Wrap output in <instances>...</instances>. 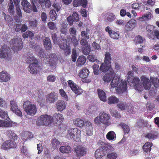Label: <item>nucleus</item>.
Wrapping results in <instances>:
<instances>
[{"mask_svg":"<svg viewBox=\"0 0 159 159\" xmlns=\"http://www.w3.org/2000/svg\"><path fill=\"white\" fill-rule=\"evenodd\" d=\"M98 148L95 151L94 156L96 159L101 158L105 155V151L112 152L114 149L111 145L101 142L99 144Z\"/></svg>","mask_w":159,"mask_h":159,"instance_id":"obj_1","label":"nucleus"},{"mask_svg":"<svg viewBox=\"0 0 159 159\" xmlns=\"http://www.w3.org/2000/svg\"><path fill=\"white\" fill-rule=\"evenodd\" d=\"M111 87H116L117 91L119 93H123L126 91L127 89V83L126 81L121 80L120 78H116L113 77L111 83Z\"/></svg>","mask_w":159,"mask_h":159,"instance_id":"obj_2","label":"nucleus"},{"mask_svg":"<svg viewBox=\"0 0 159 159\" xmlns=\"http://www.w3.org/2000/svg\"><path fill=\"white\" fill-rule=\"evenodd\" d=\"M110 115L105 111H102L94 118V122L98 126H100L102 124L108 126L110 124Z\"/></svg>","mask_w":159,"mask_h":159,"instance_id":"obj_3","label":"nucleus"},{"mask_svg":"<svg viewBox=\"0 0 159 159\" xmlns=\"http://www.w3.org/2000/svg\"><path fill=\"white\" fill-rule=\"evenodd\" d=\"M127 81L129 84L134 87L137 90L141 91L142 90V87L140 84V80L139 78L134 77L132 72L129 71L128 73Z\"/></svg>","mask_w":159,"mask_h":159,"instance_id":"obj_4","label":"nucleus"},{"mask_svg":"<svg viewBox=\"0 0 159 159\" xmlns=\"http://www.w3.org/2000/svg\"><path fill=\"white\" fill-rule=\"evenodd\" d=\"M60 31L62 34H61V40L64 41L63 44H60V48L65 51V55H69L70 53V46H68L67 44V40L66 39L67 36L66 34L67 33L66 30L65 28L61 27Z\"/></svg>","mask_w":159,"mask_h":159,"instance_id":"obj_5","label":"nucleus"},{"mask_svg":"<svg viewBox=\"0 0 159 159\" xmlns=\"http://www.w3.org/2000/svg\"><path fill=\"white\" fill-rule=\"evenodd\" d=\"M23 107L24 111L28 115L33 116L37 112V107L36 105L33 104L31 101L27 100L24 102Z\"/></svg>","mask_w":159,"mask_h":159,"instance_id":"obj_6","label":"nucleus"},{"mask_svg":"<svg viewBox=\"0 0 159 159\" xmlns=\"http://www.w3.org/2000/svg\"><path fill=\"white\" fill-rule=\"evenodd\" d=\"M66 136L68 138L79 141L80 138L81 131L77 128H69L67 130Z\"/></svg>","mask_w":159,"mask_h":159,"instance_id":"obj_7","label":"nucleus"},{"mask_svg":"<svg viewBox=\"0 0 159 159\" xmlns=\"http://www.w3.org/2000/svg\"><path fill=\"white\" fill-rule=\"evenodd\" d=\"M53 118L49 115L44 114L39 117L37 121L38 125H47L51 124L53 121Z\"/></svg>","mask_w":159,"mask_h":159,"instance_id":"obj_8","label":"nucleus"},{"mask_svg":"<svg viewBox=\"0 0 159 159\" xmlns=\"http://www.w3.org/2000/svg\"><path fill=\"white\" fill-rule=\"evenodd\" d=\"M10 43L11 47L14 52L21 50L23 47L22 41L20 38L12 39Z\"/></svg>","mask_w":159,"mask_h":159,"instance_id":"obj_9","label":"nucleus"},{"mask_svg":"<svg viewBox=\"0 0 159 159\" xmlns=\"http://www.w3.org/2000/svg\"><path fill=\"white\" fill-rule=\"evenodd\" d=\"M74 152L75 156L78 157L80 158L86 155L87 152V148L84 146L80 145L75 147Z\"/></svg>","mask_w":159,"mask_h":159,"instance_id":"obj_10","label":"nucleus"},{"mask_svg":"<svg viewBox=\"0 0 159 159\" xmlns=\"http://www.w3.org/2000/svg\"><path fill=\"white\" fill-rule=\"evenodd\" d=\"M5 47V46H4L2 48V51H0V58L10 60L11 59V56L10 50ZM5 47H6V46Z\"/></svg>","mask_w":159,"mask_h":159,"instance_id":"obj_11","label":"nucleus"},{"mask_svg":"<svg viewBox=\"0 0 159 159\" xmlns=\"http://www.w3.org/2000/svg\"><path fill=\"white\" fill-rule=\"evenodd\" d=\"M40 69V67L39 65L38 62L30 63L28 67V71L32 74H36Z\"/></svg>","mask_w":159,"mask_h":159,"instance_id":"obj_12","label":"nucleus"},{"mask_svg":"<svg viewBox=\"0 0 159 159\" xmlns=\"http://www.w3.org/2000/svg\"><path fill=\"white\" fill-rule=\"evenodd\" d=\"M17 146L16 143L11 140H8L4 142L2 145V149L5 150L11 148H16Z\"/></svg>","mask_w":159,"mask_h":159,"instance_id":"obj_13","label":"nucleus"},{"mask_svg":"<svg viewBox=\"0 0 159 159\" xmlns=\"http://www.w3.org/2000/svg\"><path fill=\"white\" fill-rule=\"evenodd\" d=\"M58 97V94L54 92H52L46 96V101L48 103H53L57 100Z\"/></svg>","mask_w":159,"mask_h":159,"instance_id":"obj_14","label":"nucleus"},{"mask_svg":"<svg viewBox=\"0 0 159 159\" xmlns=\"http://www.w3.org/2000/svg\"><path fill=\"white\" fill-rule=\"evenodd\" d=\"M68 85L72 91L75 94H80L81 93V89H80L76 84L73 81L69 80L68 81Z\"/></svg>","mask_w":159,"mask_h":159,"instance_id":"obj_15","label":"nucleus"},{"mask_svg":"<svg viewBox=\"0 0 159 159\" xmlns=\"http://www.w3.org/2000/svg\"><path fill=\"white\" fill-rule=\"evenodd\" d=\"M136 25V21L132 19L129 20L125 25V30L127 32L131 31Z\"/></svg>","mask_w":159,"mask_h":159,"instance_id":"obj_16","label":"nucleus"},{"mask_svg":"<svg viewBox=\"0 0 159 159\" xmlns=\"http://www.w3.org/2000/svg\"><path fill=\"white\" fill-rule=\"evenodd\" d=\"M79 15L76 12H74L72 16H69L67 18V20L69 25L71 26L73 24V22H76L79 20Z\"/></svg>","mask_w":159,"mask_h":159,"instance_id":"obj_17","label":"nucleus"},{"mask_svg":"<svg viewBox=\"0 0 159 159\" xmlns=\"http://www.w3.org/2000/svg\"><path fill=\"white\" fill-rule=\"evenodd\" d=\"M141 79L144 89L146 90L150 89L151 84L149 79L145 76H142L141 78Z\"/></svg>","mask_w":159,"mask_h":159,"instance_id":"obj_18","label":"nucleus"},{"mask_svg":"<svg viewBox=\"0 0 159 159\" xmlns=\"http://www.w3.org/2000/svg\"><path fill=\"white\" fill-rule=\"evenodd\" d=\"M115 75L114 71L112 69L108 73L105 74L102 77V80L105 82H109L112 79Z\"/></svg>","mask_w":159,"mask_h":159,"instance_id":"obj_19","label":"nucleus"},{"mask_svg":"<svg viewBox=\"0 0 159 159\" xmlns=\"http://www.w3.org/2000/svg\"><path fill=\"white\" fill-rule=\"evenodd\" d=\"M21 4L23 10L25 12L28 13L31 12V5L27 0H22Z\"/></svg>","mask_w":159,"mask_h":159,"instance_id":"obj_20","label":"nucleus"},{"mask_svg":"<svg viewBox=\"0 0 159 159\" xmlns=\"http://www.w3.org/2000/svg\"><path fill=\"white\" fill-rule=\"evenodd\" d=\"M86 134L88 136H91L93 134V128L92 123L89 121L85 122Z\"/></svg>","mask_w":159,"mask_h":159,"instance_id":"obj_21","label":"nucleus"},{"mask_svg":"<svg viewBox=\"0 0 159 159\" xmlns=\"http://www.w3.org/2000/svg\"><path fill=\"white\" fill-rule=\"evenodd\" d=\"M86 0H74L73 2V6L76 7L81 5L84 8L86 7L87 3Z\"/></svg>","mask_w":159,"mask_h":159,"instance_id":"obj_22","label":"nucleus"},{"mask_svg":"<svg viewBox=\"0 0 159 159\" xmlns=\"http://www.w3.org/2000/svg\"><path fill=\"white\" fill-rule=\"evenodd\" d=\"M51 35L53 40V43L55 44H58L60 47V44H63L64 41L63 40H61V37L60 38L58 39V38L57 36V35L56 33L52 32L51 33Z\"/></svg>","mask_w":159,"mask_h":159,"instance_id":"obj_23","label":"nucleus"},{"mask_svg":"<svg viewBox=\"0 0 159 159\" xmlns=\"http://www.w3.org/2000/svg\"><path fill=\"white\" fill-rule=\"evenodd\" d=\"M10 80L9 75L6 71H3L0 73V81L1 82L8 81Z\"/></svg>","mask_w":159,"mask_h":159,"instance_id":"obj_24","label":"nucleus"},{"mask_svg":"<svg viewBox=\"0 0 159 159\" xmlns=\"http://www.w3.org/2000/svg\"><path fill=\"white\" fill-rule=\"evenodd\" d=\"M56 108L57 111H62L66 107V104L65 102L63 100L58 101L56 103Z\"/></svg>","mask_w":159,"mask_h":159,"instance_id":"obj_25","label":"nucleus"},{"mask_svg":"<svg viewBox=\"0 0 159 159\" xmlns=\"http://www.w3.org/2000/svg\"><path fill=\"white\" fill-rule=\"evenodd\" d=\"M21 136L23 140L25 141L32 138L33 135L31 132L25 131L22 133Z\"/></svg>","mask_w":159,"mask_h":159,"instance_id":"obj_26","label":"nucleus"},{"mask_svg":"<svg viewBox=\"0 0 159 159\" xmlns=\"http://www.w3.org/2000/svg\"><path fill=\"white\" fill-rule=\"evenodd\" d=\"M6 134L10 139L13 140L14 141L17 140L18 136L11 129H8L6 132Z\"/></svg>","mask_w":159,"mask_h":159,"instance_id":"obj_27","label":"nucleus"},{"mask_svg":"<svg viewBox=\"0 0 159 159\" xmlns=\"http://www.w3.org/2000/svg\"><path fill=\"white\" fill-rule=\"evenodd\" d=\"M43 44L47 50H50L52 48V44L49 38L46 37L43 41Z\"/></svg>","mask_w":159,"mask_h":159,"instance_id":"obj_28","label":"nucleus"},{"mask_svg":"<svg viewBox=\"0 0 159 159\" xmlns=\"http://www.w3.org/2000/svg\"><path fill=\"white\" fill-rule=\"evenodd\" d=\"M97 91L98 95L100 100L103 102L106 101V95L105 92L99 89H98Z\"/></svg>","mask_w":159,"mask_h":159,"instance_id":"obj_29","label":"nucleus"},{"mask_svg":"<svg viewBox=\"0 0 159 159\" xmlns=\"http://www.w3.org/2000/svg\"><path fill=\"white\" fill-rule=\"evenodd\" d=\"M26 57H27V59H26L25 61L27 63H38L37 60L33 57L32 54H30V53H28L27 54Z\"/></svg>","mask_w":159,"mask_h":159,"instance_id":"obj_30","label":"nucleus"},{"mask_svg":"<svg viewBox=\"0 0 159 159\" xmlns=\"http://www.w3.org/2000/svg\"><path fill=\"white\" fill-rule=\"evenodd\" d=\"M89 74V70L86 68H83L80 71L79 75L82 79L86 78Z\"/></svg>","mask_w":159,"mask_h":159,"instance_id":"obj_31","label":"nucleus"},{"mask_svg":"<svg viewBox=\"0 0 159 159\" xmlns=\"http://www.w3.org/2000/svg\"><path fill=\"white\" fill-rule=\"evenodd\" d=\"M13 122L10 121H6L0 119V127H11L13 126Z\"/></svg>","mask_w":159,"mask_h":159,"instance_id":"obj_32","label":"nucleus"},{"mask_svg":"<svg viewBox=\"0 0 159 159\" xmlns=\"http://www.w3.org/2000/svg\"><path fill=\"white\" fill-rule=\"evenodd\" d=\"M111 66V64L107 63H102L100 66L99 70L103 72H106L108 70Z\"/></svg>","mask_w":159,"mask_h":159,"instance_id":"obj_33","label":"nucleus"},{"mask_svg":"<svg viewBox=\"0 0 159 159\" xmlns=\"http://www.w3.org/2000/svg\"><path fill=\"white\" fill-rule=\"evenodd\" d=\"M73 124L76 126L81 128L84 125V121L80 118L75 119L73 121Z\"/></svg>","mask_w":159,"mask_h":159,"instance_id":"obj_34","label":"nucleus"},{"mask_svg":"<svg viewBox=\"0 0 159 159\" xmlns=\"http://www.w3.org/2000/svg\"><path fill=\"white\" fill-rule=\"evenodd\" d=\"M106 137L108 140L112 141L116 139V135L114 131H111L107 134Z\"/></svg>","mask_w":159,"mask_h":159,"instance_id":"obj_35","label":"nucleus"},{"mask_svg":"<svg viewBox=\"0 0 159 159\" xmlns=\"http://www.w3.org/2000/svg\"><path fill=\"white\" fill-rule=\"evenodd\" d=\"M49 57L50 58L49 63L51 66H55L56 65L55 60L56 59V54L54 53L50 54Z\"/></svg>","mask_w":159,"mask_h":159,"instance_id":"obj_36","label":"nucleus"},{"mask_svg":"<svg viewBox=\"0 0 159 159\" xmlns=\"http://www.w3.org/2000/svg\"><path fill=\"white\" fill-rule=\"evenodd\" d=\"M86 59L84 56H80L78 58L76 62V65L77 66H80L84 65L85 63Z\"/></svg>","mask_w":159,"mask_h":159,"instance_id":"obj_37","label":"nucleus"},{"mask_svg":"<svg viewBox=\"0 0 159 159\" xmlns=\"http://www.w3.org/2000/svg\"><path fill=\"white\" fill-rule=\"evenodd\" d=\"M152 145V143H146L143 146V151L146 153L150 152L151 150V147Z\"/></svg>","mask_w":159,"mask_h":159,"instance_id":"obj_38","label":"nucleus"},{"mask_svg":"<svg viewBox=\"0 0 159 159\" xmlns=\"http://www.w3.org/2000/svg\"><path fill=\"white\" fill-rule=\"evenodd\" d=\"M157 134H155L153 132L146 133L145 135V137L147 138L149 140H154L157 138Z\"/></svg>","mask_w":159,"mask_h":159,"instance_id":"obj_39","label":"nucleus"},{"mask_svg":"<svg viewBox=\"0 0 159 159\" xmlns=\"http://www.w3.org/2000/svg\"><path fill=\"white\" fill-rule=\"evenodd\" d=\"M104 56V62L105 63L111 64L112 58L110 53L109 52H106Z\"/></svg>","mask_w":159,"mask_h":159,"instance_id":"obj_40","label":"nucleus"},{"mask_svg":"<svg viewBox=\"0 0 159 159\" xmlns=\"http://www.w3.org/2000/svg\"><path fill=\"white\" fill-rule=\"evenodd\" d=\"M71 147L69 146H63L60 148V150L62 153H68L71 151Z\"/></svg>","mask_w":159,"mask_h":159,"instance_id":"obj_41","label":"nucleus"},{"mask_svg":"<svg viewBox=\"0 0 159 159\" xmlns=\"http://www.w3.org/2000/svg\"><path fill=\"white\" fill-rule=\"evenodd\" d=\"M119 100L114 96H111L108 98V103L109 104H113L118 102Z\"/></svg>","mask_w":159,"mask_h":159,"instance_id":"obj_42","label":"nucleus"},{"mask_svg":"<svg viewBox=\"0 0 159 159\" xmlns=\"http://www.w3.org/2000/svg\"><path fill=\"white\" fill-rule=\"evenodd\" d=\"M52 146L54 149L58 148L60 144V142L56 138L53 139L52 141Z\"/></svg>","mask_w":159,"mask_h":159,"instance_id":"obj_43","label":"nucleus"},{"mask_svg":"<svg viewBox=\"0 0 159 159\" xmlns=\"http://www.w3.org/2000/svg\"><path fill=\"white\" fill-rule=\"evenodd\" d=\"M53 116L54 120L57 121L61 122L63 120V117L61 114L56 113L54 114Z\"/></svg>","mask_w":159,"mask_h":159,"instance_id":"obj_44","label":"nucleus"},{"mask_svg":"<svg viewBox=\"0 0 159 159\" xmlns=\"http://www.w3.org/2000/svg\"><path fill=\"white\" fill-rule=\"evenodd\" d=\"M82 50L84 54L87 55L89 54L91 52V48L90 45L85 47H82Z\"/></svg>","mask_w":159,"mask_h":159,"instance_id":"obj_45","label":"nucleus"},{"mask_svg":"<svg viewBox=\"0 0 159 159\" xmlns=\"http://www.w3.org/2000/svg\"><path fill=\"white\" fill-rule=\"evenodd\" d=\"M107 159H116L117 157V154L114 152H107Z\"/></svg>","mask_w":159,"mask_h":159,"instance_id":"obj_46","label":"nucleus"},{"mask_svg":"<svg viewBox=\"0 0 159 159\" xmlns=\"http://www.w3.org/2000/svg\"><path fill=\"white\" fill-rule=\"evenodd\" d=\"M151 13L150 12H148L146 14L143 15L142 17H139L140 20H148L151 19Z\"/></svg>","mask_w":159,"mask_h":159,"instance_id":"obj_47","label":"nucleus"},{"mask_svg":"<svg viewBox=\"0 0 159 159\" xmlns=\"http://www.w3.org/2000/svg\"><path fill=\"white\" fill-rule=\"evenodd\" d=\"M120 126L122 129H123L124 134H128L130 131V128L129 126L123 123L120 124Z\"/></svg>","mask_w":159,"mask_h":159,"instance_id":"obj_48","label":"nucleus"},{"mask_svg":"<svg viewBox=\"0 0 159 159\" xmlns=\"http://www.w3.org/2000/svg\"><path fill=\"white\" fill-rule=\"evenodd\" d=\"M10 105L11 107V110L12 111H15L18 108V106L16 101L13 100L10 102Z\"/></svg>","mask_w":159,"mask_h":159,"instance_id":"obj_49","label":"nucleus"},{"mask_svg":"<svg viewBox=\"0 0 159 159\" xmlns=\"http://www.w3.org/2000/svg\"><path fill=\"white\" fill-rule=\"evenodd\" d=\"M137 125L140 127H147L148 123L147 121H144L143 120L141 119L137 122Z\"/></svg>","mask_w":159,"mask_h":159,"instance_id":"obj_50","label":"nucleus"},{"mask_svg":"<svg viewBox=\"0 0 159 159\" xmlns=\"http://www.w3.org/2000/svg\"><path fill=\"white\" fill-rule=\"evenodd\" d=\"M116 18V16L113 13H110L108 14L106 19L108 21L111 22L114 20Z\"/></svg>","mask_w":159,"mask_h":159,"instance_id":"obj_51","label":"nucleus"},{"mask_svg":"<svg viewBox=\"0 0 159 159\" xmlns=\"http://www.w3.org/2000/svg\"><path fill=\"white\" fill-rule=\"evenodd\" d=\"M10 3L8 4L9 6L8 11L11 15H13L14 13V7L12 0H10Z\"/></svg>","mask_w":159,"mask_h":159,"instance_id":"obj_52","label":"nucleus"},{"mask_svg":"<svg viewBox=\"0 0 159 159\" xmlns=\"http://www.w3.org/2000/svg\"><path fill=\"white\" fill-rule=\"evenodd\" d=\"M48 28L51 30H57V28L55 23L52 21H50L48 23Z\"/></svg>","mask_w":159,"mask_h":159,"instance_id":"obj_53","label":"nucleus"},{"mask_svg":"<svg viewBox=\"0 0 159 159\" xmlns=\"http://www.w3.org/2000/svg\"><path fill=\"white\" fill-rule=\"evenodd\" d=\"M0 117L5 119L9 118L7 112L3 111L0 108Z\"/></svg>","mask_w":159,"mask_h":159,"instance_id":"obj_54","label":"nucleus"},{"mask_svg":"<svg viewBox=\"0 0 159 159\" xmlns=\"http://www.w3.org/2000/svg\"><path fill=\"white\" fill-rule=\"evenodd\" d=\"M49 14L51 19L52 20H55L57 18V14L56 11L54 10L50 11Z\"/></svg>","mask_w":159,"mask_h":159,"instance_id":"obj_55","label":"nucleus"},{"mask_svg":"<svg viewBox=\"0 0 159 159\" xmlns=\"http://www.w3.org/2000/svg\"><path fill=\"white\" fill-rule=\"evenodd\" d=\"M143 39L142 37L138 35L137 36L134 38V42L136 43H142L143 42Z\"/></svg>","mask_w":159,"mask_h":159,"instance_id":"obj_56","label":"nucleus"},{"mask_svg":"<svg viewBox=\"0 0 159 159\" xmlns=\"http://www.w3.org/2000/svg\"><path fill=\"white\" fill-rule=\"evenodd\" d=\"M59 93L61 96L66 100H68V97L66 92L62 89H60L59 90Z\"/></svg>","mask_w":159,"mask_h":159,"instance_id":"obj_57","label":"nucleus"},{"mask_svg":"<svg viewBox=\"0 0 159 159\" xmlns=\"http://www.w3.org/2000/svg\"><path fill=\"white\" fill-rule=\"evenodd\" d=\"M111 115L116 118H120L121 117V115L116 110H113L111 111Z\"/></svg>","mask_w":159,"mask_h":159,"instance_id":"obj_58","label":"nucleus"},{"mask_svg":"<svg viewBox=\"0 0 159 159\" xmlns=\"http://www.w3.org/2000/svg\"><path fill=\"white\" fill-rule=\"evenodd\" d=\"M146 107L148 110L151 111L154 108V104L150 102H148L146 104Z\"/></svg>","mask_w":159,"mask_h":159,"instance_id":"obj_59","label":"nucleus"},{"mask_svg":"<svg viewBox=\"0 0 159 159\" xmlns=\"http://www.w3.org/2000/svg\"><path fill=\"white\" fill-rule=\"evenodd\" d=\"M16 16L17 17H22V14L21 10L18 5H16Z\"/></svg>","mask_w":159,"mask_h":159,"instance_id":"obj_60","label":"nucleus"},{"mask_svg":"<svg viewBox=\"0 0 159 159\" xmlns=\"http://www.w3.org/2000/svg\"><path fill=\"white\" fill-rule=\"evenodd\" d=\"M80 43L81 48H82V47H85L90 45L89 44L87 40L84 38H82L81 39Z\"/></svg>","mask_w":159,"mask_h":159,"instance_id":"obj_61","label":"nucleus"},{"mask_svg":"<svg viewBox=\"0 0 159 159\" xmlns=\"http://www.w3.org/2000/svg\"><path fill=\"white\" fill-rule=\"evenodd\" d=\"M117 106L121 110H124L127 107L128 105L126 103L120 102L117 104Z\"/></svg>","mask_w":159,"mask_h":159,"instance_id":"obj_62","label":"nucleus"},{"mask_svg":"<svg viewBox=\"0 0 159 159\" xmlns=\"http://www.w3.org/2000/svg\"><path fill=\"white\" fill-rule=\"evenodd\" d=\"M110 36L113 39H118L120 37L119 34L114 31H112Z\"/></svg>","mask_w":159,"mask_h":159,"instance_id":"obj_63","label":"nucleus"},{"mask_svg":"<svg viewBox=\"0 0 159 159\" xmlns=\"http://www.w3.org/2000/svg\"><path fill=\"white\" fill-rule=\"evenodd\" d=\"M71 41L75 47L77 46L79 44L78 41L76 38V36H73L71 39Z\"/></svg>","mask_w":159,"mask_h":159,"instance_id":"obj_64","label":"nucleus"}]
</instances>
